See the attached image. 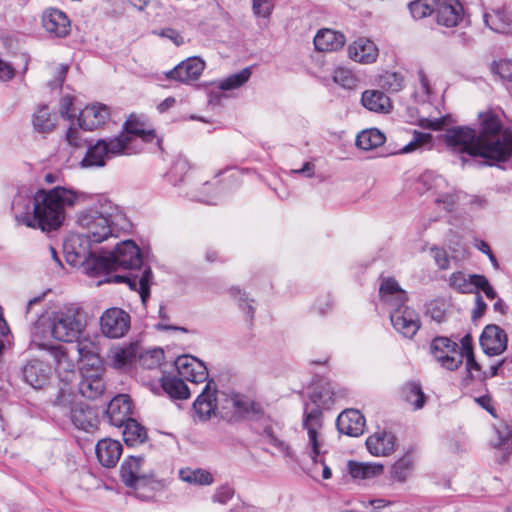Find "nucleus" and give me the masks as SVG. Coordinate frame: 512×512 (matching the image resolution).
<instances>
[{"instance_id":"38","label":"nucleus","mask_w":512,"mask_h":512,"mask_svg":"<svg viewBox=\"0 0 512 512\" xmlns=\"http://www.w3.org/2000/svg\"><path fill=\"white\" fill-rule=\"evenodd\" d=\"M460 342L463 345V360H466V371L469 377L471 379L483 380L484 371L475 360L471 336L465 335Z\"/></svg>"},{"instance_id":"49","label":"nucleus","mask_w":512,"mask_h":512,"mask_svg":"<svg viewBox=\"0 0 512 512\" xmlns=\"http://www.w3.org/2000/svg\"><path fill=\"white\" fill-rule=\"evenodd\" d=\"M163 388L171 397L176 399H188L190 396L189 388L182 377L166 378L163 382Z\"/></svg>"},{"instance_id":"5","label":"nucleus","mask_w":512,"mask_h":512,"mask_svg":"<svg viewBox=\"0 0 512 512\" xmlns=\"http://www.w3.org/2000/svg\"><path fill=\"white\" fill-rule=\"evenodd\" d=\"M49 334L47 316L42 314L30 328L31 339L29 347L46 351L53 359L55 371L59 376H62V374H73L75 372L74 362L69 358L64 346L55 344L49 339Z\"/></svg>"},{"instance_id":"30","label":"nucleus","mask_w":512,"mask_h":512,"mask_svg":"<svg viewBox=\"0 0 512 512\" xmlns=\"http://www.w3.org/2000/svg\"><path fill=\"white\" fill-rule=\"evenodd\" d=\"M82 267L90 277L108 276L111 271H116L110 253L100 256L92 253Z\"/></svg>"},{"instance_id":"21","label":"nucleus","mask_w":512,"mask_h":512,"mask_svg":"<svg viewBox=\"0 0 512 512\" xmlns=\"http://www.w3.org/2000/svg\"><path fill=\"white\" fill-rule=\"evenodd\" d=\"M336 426L341 434L358 437L365 431L366 420L359 410L346 409L337 417Z\"/></svg>"},{"instance_id":"63","label":"nucleus","mask_w":512,"mask_h":512,"mask_svg":"<svg viewBox=\"0 0 512 512\" xmlns=\"http://www.w3.org/2000/svg\"><path fill=\"white\" fill-rule=\"evenodd\" d=\"M495 72L504 80L512 81V61L501 60L495 64Z\"/></svg>"},{"instance_id":"11","label":"nucleus","mask_w":512,"mask_h":512,"mask_svg":"<svg viewBox=\"0 0 512 512\" xmlns=\"http://www.w3.org/2000/svg\"><path fill=\"white\" fill-rule=\"evenodd\" d=\"M190 166L185 158H177L171 168L168 172V178L169 181L173 185H179L180 183L184 182V180L187 178L189 180V186L190 190L187 192V194L190 196L192 200L204 202L207 204H216V202H213L210 200L207 196L203 195L198 191V185L195 183V177L192 176V174H189Z\"/></svg>"},{"instance_id":"53","label":"nucleus","mask_w":512,"mask_h":512,"mask_svg":"<svg viewBox=\"0 0 512 512\" xmlns=\"http://www.w3.org/2000/svg\"><path fill=\"white\" fill-rule=\"evenodd\" d=\"M439 0H412L409 5V11L414 19H422L436 13Z\"/></svg>"},{"instance_id":"10","label":"nucleus","mask_w":512,"mask_h":512,"mask_svg":"<svg viewBox=\"0 0 512 512\" xmlns=\"http://www.w3.org/2000/svg\"><path fill=\"white\" fill-rule=\"evenodd\" d=\"M100 329L108 338H121L130 329V315L121 308H109L100 317Z\"/></svg>"},{"instance_id":"20","label":"nucleus","mask_w":512,"mask_h":512,"mask_svg":"<svg viewBox=\"0 0 512 512\" xmlns=\"http://www.w3.org/2000/svg\"><path fill=\"white\" fill-rule=\"evenodd\" d=\"M379 296L380 301L389 309V312L393 308H400L406 305V292L394 278L387 277L382 279L379 287Z\"/></svg>"},{"instance_id":"40","label":"nucleus","mask_w":512,"mask_h":512,"mask_svg":"<svg viewBox=\"0 0 512 512\" xmlns=\"http://www.w3.org/2000/svg\"><path fill=\"white\" fill-rule=\"evenodd\" d=\"M122 436L123 440L128 446H137L142 444L147 439V431L135 419H131L123 426Z\"/></svg>"},{"instance_id":"50","label":"nucleus","mask_w":512,"mask_h":512,"mask_svg":"<svg viewBox=\"0 0 512 512\" xmlns=\"http://www.w3.org/2000/svg\"><path fill=\"white\" fill-rule=\"evenodd\" d=\"M251 74V68L245 67L241 71L220 80L218 87L224 91L237 89L243 86L250 79Z\"/></svg>"},{"instance_id":"24","label":"nucleus","mask_w":512,"mask_h":512,"mask_svg":"<svg viewBox=\"0 0 512 512\" xmlns=\"http://www.w3.org/2000/svg\"><path fill=\"white\" fill-rule=\"evenodd\" d=\"M348 55L351 60L360 64H372L379 56L377 45L368 38H358L348 47Z\"/></svg>"},{"instance_id":"8","label":"nucleus","mask_w":512,"mask_h":512,"mask_svg":"<svg viewBox=\"0 0 512 512\" xmlns=\"http://www.w3.org/2000/svg\"><path fill=\"white\" fill-rule=\"evenodd\" d=\"M434 360L447 370H456L463 363V345L460 346L448 337H435L430 344Z\"/></svg>"},{"instance_id":"26","label":"nucleus","mask_w":512,"mask_h":512,"mask_svg":"<svg viewBox=\"0 0 512 512\" xmlns=\"http://www.w3.org/2000/svg\"><path fill=\"white\" fill-rule=\"evenodd\" d=\"M396 437L390 431L377 430L366 439V447L373 456H388L394 452Z\"/></svg>"},{"instance_id":"54","label":"nucleus","mask_w":512,"mask_h":512,"mask_svg":"<svg viewBox=\"0 0 512 512\" xmlns=\"http://www.w3.org/2000/svg\"><path fill=\"white\" fill-rule=\"evenodd\" d=\"M74 395L65 391L60 390L56 396L53 407L56 410L55 414L63 417H68L77 403L74 400Z\"/></svg>"},{"instance_id":"9","label":"nucleus","mask_w":512,"mask_h":512,"mask_svg":"<svg viewBox=\"0 0 512 512\" xmlns=\"http://www.w3.org/2000/svg\"><path fill=\"white\" fill-rule=\"evenodd\" d=\"M92 242V239L82 232L69 235L63 243L66 262L74 267H82L87 259L92 256Z\"/></svg>"},{"instance_id":"32","label":"nucleus","mask_w":512,"mask_h":512,"mask_svg":"<svg viewBox=\"0 0 512 512\" xmlns=\"http://www.w3.org/2000/svg\"><path fill=\"white\" fill-rule=\"evenodd\" d=\"M85 156L80 162L83 168L103 167L108 160L105 139H99L96 143H88Z\"/></svg>"},{"instance_id":"61","label":"nucleus","mask_w":512,"mask_h":512,"mask_svg":"<svg viewBox=\"0 0 512 512\" xmlns=\"http://www.w3.org/2000/svg\"><path fill=\"white\" fill-rule=\"evenodd\" d=\"M67 143L77 149L84 148L88 145V141L82 137V133L77 127H70L65 135Z\"/></svg>"},{"instance_id":"37","label":"nucleus","mask_w":512,"mask_h":512,"mask_svg":"<svg viewBox=\"0 0 512 512\" xmlns=\"http://www.w3.org/2000/svg\"><path fill=\"white\" fill-rule=\"evenodd\" d=\"M67 418L81 430L89 431L95 426L94 411L83 403H77Z\"/></svg>"},{"instance_id":"14","label":"nucleus","mask_w":512,"mask_h":512,"mask_svg":"<svg viewBox=\"0 0 512 512\" xmlns=\"http://www.w3.org/2000/svg\"><path fill=\"white\" fill-rule=\"evenodd\" d=\"M51 374V367L39 359L28 360L21 368L22 380L34 389L48 385Z\"/></svg>"},{"instance_id":"18","label":"nucleus","mask_w":512,"mask_h":512,"mask_svg":"<svg viewBox=\"0 0 512 512\" xmlns=\"http://www.w3.org/2000/svg\"><path fill=\"white\" fill-rule=\"evenodd\" d=\"M507 334L497 325H487L481 336L480 345L485 354L497 356L502 354L507 348Z\"/></svg>"},{"instance_id":"12","label":"nucleus","mask_w":512,"mask_h":512,"mask_svg":"<svg viewBox=\"0 0 512 512\" xmlns=\"http://www.w3.org/2000/svg\"><path fill=\"white\" fill-rule=\"evenodd\" d=\"M390 320L394 329L406 338H412L420 328V319L416 311L407 305L393 308Z\"/></svg>"},{"instance_id":"45","label":"nucleus","mask_w":512,"mask_h":512,"mask_svg":"<svg viewBox=\"0 0 512 512\" xmlns=\"http://www.w3.org/2000/svg\"><path fill=\"white\" fill-rule=\"evenodd\" d=\"M229 402L235 408L236 412L242 416H256L262 413L260 406L247 396L241 394H233Z\"/></svg>"},{"instance_id":"22","label":"nucleus","mask_w":512,"mask_h":512,"mask_svg":"<svg viewBox=\"0 0 512 512\" xmlns=\"http://www.w3.org/2000/svg\"><path fill=\"white\" fill-rule=\"evenodd\" d=\"M318 395L314 394L311 400L316 404V398ZM303 426L307 430L309 443L312 446L311 458L314 463L317 462L316 458L320 455L319 443H318V428L320 427V408L315 407L309 409V404L306 405Z\"/></svg>"},{"instance_id":"1","label":"nucleus","mask_w":512,"mask_h":512,"mask_svg":"<svg viewBox=\"0 0 512 512\" xmlns=\"http://www.w3.org/2000/svg\"><path fill=\"white\" fill-rule=\"evenodd\" d=\"M480 131L459 126L448 129L444 136L447 147L462 155L463 165L469 157H481L488 165L512 169V132L502 130L500 113L485 111L479 114Z\"/></svg>"},{"instance_id":"60","label":"nucleus","mask_w":512,"mask_h":512,"mask_svg":"<svg viewBox=\"0 0 512 512\" xmlns=\"http://www.w3.org/2000/svg\"><path fill=\"white\" fill-rule=\"evenodd\" d=\"M430 253L439 269L447 270L451 267L452 258L449 257L445 249L434 246L431 247Z\"/></svg>"},{"instance_id":"44","label":"nucleus","mask_w":512,"mask_h":512,"mask_svg":"<svg viewBox=\"0 0 512 512\" xmlns=\"http://www.w3.org/2000/svg\"><path fill=\"white\" fill-rule=\"evenodd\" d=\"M136 347L128 345L125 347H115L111 349L108 354V358L115 368H122L127 364H130L136 357Z\"/></svg>"},{"instance_id":"2","label":"nucleus","mask_w":512,"mask_h":512,"mask_svg":"<svg viewBox=\"0 0 512 512\" xmlns=\"http://www.w3.org/2000/svg\"><path fill=\"white\" fill-rule=\"evenodd\" d=\"M86 195L61 186L50 190L40 189L33 196V216L30 228L50 232L64 222L66 209L86 200Z\"/></svg>"},{"instance_id":"43","label":"nucleus","mask_w":512,"mask_h":512,"mask_svg":"<svg viewBox=\"0 0 512 512\" xmlns=\"http://www.w3.org/2000/svg\"><path fill=\"white\" fill-rule=\"evenodd\" d=\"M461 192L447 182V187L435 195V203L447 212L453 211L460 200Z\"/></svg>"},{"instance_id":"34","label":"nucleus","mask_w":512,"mask_h":512,"mask_svg":"<svg viewBox=\"0 0 512 512\" xmlns=\"http://www.w3.org/2000/svg\"><path fill=\"white\" fill-rule=\"evenodd\" d=\"M361 103L367 110L376 113H389L392 108L389 97L379 90L364 91Z\"/></svg>"},{"instance_id":"13","label":"nucleus","mask_w":512,"mask_h":512,"mask_svg":"<svg viewBox=\"0 0 512 512\" xmlns=\"http://www.w3.org/2000/svg\"><path fill=\"white\" fill-rule=\"evenodd\" d=\"M175 367L180 377L184 380L198 384L208 381V369L206 365L190 355H182L176 358Z\"/></svg>"},{"instance_id":"19","label":"nucleus","mask_w":512,"mask_h":512,"mask_svg":"<svg viewBox=\"0 0 512 512\" xmlns=\"http://www.w3.org/2000/svg\"><path fill=\"white\" fill-rule=\"evenodd\" d=\"M217 386L213 379L206 382L201 394L193 403V409L199 420L207 421L217 409Z\"/></svg>"},{"instance_id":"27","label":"nucleus","mask_w":512,"mask_h":512,"mask_svg":"<svg viewBox=\"0 0 512 512\" xmlns=\"http://www.w3.org/2000/svg\"><path fill=\"white\" fill-rule=\"evenodd\" d=\"M122 445L119 441L104 438L98 441L95 452L99 463L106 468L115 467L122 455Z\"/></svg>"},{"instance_id":"58","label":"nucleus","mask_w":512,"mask_h":512,"mask_svg":"<svg viewBox=\"0 0 512 512\" xmlns=\"http://www.w3.org/2000/svg\"><path fill=\"white\" fill-rule=\"evenodd\" d=\"M231 295L237 301L239 308L247 315V317L252 320L255 313V308L252 305L254 302L253 299H250L245 292H242L239 288L232 287Z\"/></svg>"},{"instance_id":"29","label":"nucleus","mask_w":512,"mask_h":512,"mask_svg":"<svg viewBox=\"0 0 512 512\" xmlns=\"http://www.w3.org/2000/svg\"><path fill=\"white\" fill-rule=\"evenodd\" d=\"M383 465L373 462H359L349 460L347 471L351 478L356 481L369 480L380 476L383 473Z\"/></svg>"},{"instance_id":"56","label":"nucleus","mask_w":512,"mask_h":512,"mask_svg":"<svg viewBox=\"0 0 512 512\" xmlns=\"http://www.w3.org/2000/svg\"><path fill=\"white\" fill-rule=\"evenodd\" d=\"M333 80L345 89H354L358 84V78L353 71L345 67H338L334 70Z\"/></svg>"},{"instance_id":"35","label":"nucleus","mask_w":512,"mask_h":512,"mask_svg":"<svg viewBox=\"0 0 512 512\" xmlns=\"http://www.w3.org/2000/svg\"><path fill=\"white\" fill-rule=\"evenodd\" d=\"M31 205L33 206V199L28 195L18 193L14 196L11 203V210L14 214V219L19 225L31 227L33 222L30 214Z\"/></svg>"},{"instance_id":"31","label":"nucleus","mask_w":512,"mask_h":512,"mask_svg":"<svg viewBox=\"0 0 512 512\" xmlns=\"http://www.w3.org/2000/svg\"><path fill=\"white\" fill-rule=\"evenodd\" d=\"M447 187V180L433 171H425L414 182V189L420 194L431 192L434 196Z\"/></svg>"},{"instance_id":"25","label":"nucleus","mask_w":512,"mask_h":512,"mask_svg":"<svg viewBox=\"0 0 512 512\" xmlns=\"http://www.w3.org/2000/svg\"><path fill=\"white\" fill-rule=\"evenodd\" d=\"M464 11L458 0H439L436 8V20L439 25L455 27L463 19Z\"/></svg>"},{"instance_id":"17","label":"nucleus","mask_w":512,"mask_h":512,"mask_svg":"<svg viewBox=\"0 0 512 512\" xmlns=\"http://www.w3.org/2000/svg\"><path fill=\"white\" fill-rule=\"evenodd\" d=\"M132 401L129 395L119 394L115 396L107 405L105 415L110 425L122 428V426L132 419Z\"/></svg>"},{"instance_id":"52","label":"nucleus","mask_w":512,"mask_h":512,"mask_svg":"<svg viewBox=\"0 0 512 512\" xmlns=\"http://www.w3.org/2000/svg\"><path fill=\"white\" fill-rule=\"evenodd\" d=\"M346 42L343 33L328 28H322V52L337 51L341 49Z\"/></svg>"},{"instance_id":"16","label":"nucleus","mask_w":512,"mask_h":512,"mask_svg":"<svg viewBox=\"0 0 512 512\" xmlns=\"http://www.w3.org/2000/svg\"><path fill=\"white\" fill-rule=\"evenodd\" d=\"M205 69V62L199 57H189L165 73L167 79L188 84L196 81Z\"/></svg>"},{"instance_id":"48","label":"nucleus","mask_w":512,"mask_h":512,"mask_svg":"<svg viewBox=\"0 0 512 512\" xmlns=\"http://www.w3.org/2000/svg\"><path fill=\"white\" fill-rule=\"evenodd\" d=\"M414 470V459L411 455H405L398 459L392 466V477L398 482H405Z\"/></svg>"},{"instance_id":"47","label":"nucleus","mask_w":512,"mask_h":512,"mask_svg":"<svg viewBox=\"0 0 512 512\" xmlns=\"http://www.w3.org/2000/svg\"><path fill=\"white\" fill-rule=\"evenodd\" d=\"M179 477L182 481L190 484L210 485L213 482L212 474L200 468H183L179 471Z\"/></svg>"},{"instance_id":"3","label":"nucleus","mask_w":512,"mask_h":512,"mask_svg":"<svg viewBox=\"0 0 512 512\" xmlns=\"http://www.w3.org/2000/svg\"><path fill=\"white\" fill-rule=\"evenodd\" d=\"M116 270L119 268L129 270L126 275H114L102 282L127 283L130 289L139 293L141 301L146 303L150 297V281L152 278L151 269L145 268L141 271L142 255L140 248L132 240H125L109 252Z\"/></svg>"},{"instance_id":"41","label":"nucleus","mask_w":512,"mask_h":512,"mask_svg":"<svg viewBox=\"0 0 512 512\" xmlns=\"http://www.w3.org/2000/svg\"><path fill=\"white\" fill-rule=\"evenodd\" d=\"M478 274L467 275L461 271L454 272L448 279L449 286L465 294H471L476 292V280L475 277H479Z\"/></svg>"},{"instance_id":"46","label":"nucleus","mask_w":512,"mask_h":512,"mask_svg":"<svg viewBox=\"0 0 512 512\" xmlns=\"http://www.w3.org/2000/svg\"><path fill=\"white\" fill-rule=\"evenodd\" d=\"M108 159L121 154H130L131 137L121 133L113 138L105 139Z\"/></svg>"},{"instance_id":"64","label":"nucleus","mask_w":512,"mask_h":512,"mask_svg":"<svg viewBox=\"0 0 512 512\" xmlns=\"http://www.w3.org/2000/svg\"><path fill=\"white\" fill-rule=\"evenodd\" d=\"M157 34L160 37L169 39L176 46H180L184 43L183 36L181 35V33L178 30H176L174 28H170V27L163 28L159 32H157Z\"/></svg>"},{"instance_id":"15","label":"nucleus","mask_w":512,"mask_h":512,"mask_svg":"<svg viewBox=\"0 0 512 512\" xmlns=\"http://www.w3.org/2000/svg\"><path fill=\"white\" fill-rule=\"evenodd\" d=\"M41 24L47 33L57 38L66 37L71 30L68 16L57 8H46L41 15Z\"/></svg>"},{"instance_id":"57","label":"nucleus","mask_w":512,"mask_h":512,"mask_svg":"<svg viewBox=\"0 0 512 512\" xmlns=\"http://www.w3.org/2000/svg\"><path fill=\"white\" fill-rule=\"evenodd\" d=\"M380 84L390 92H398L404 87V78L398 72L387 71L380 77Z\"/></svg>"},{"instance_id":"59","label":"nucleus","mask_w":512,"mask_h":512,"mask_svg":"<svg viewBox=\"0 0 512 512\" xmlns=\"http://www.w3.org/2000/svg\"><path fill=\"white\" fill-rule=\"evenodd\" d=\"M432 136L430 133L415 132L413 139L400 149V153L407 154L425 146L430 147Z\"/></svg>"},{"instance_id":"4","label":"nucleus","mask_w":512,"mask_h":512,"mask_svg":"<svg viewBox=\"0 0 512 512\" xmlns=\"http://www.w3.org/2000/svg\"><path fill=\"white\" fill-rule=\"evenodd\" d=\"M122 217L119 208L110 200L98 198L77 213L76 224L94 243H101L114 235Z\"/></svg>"},{"instance_id":"51","label":"nucleus","mask_w":512,"mask_h":512,"mask_svg":"<svg viewBox=\"0 0 512 512\" xmlns=\"http://www.w3.org/2000/svg\"><path fill=\"white\" fill-rule=\"evenodd\" d=\"M33 127L39 133H49L55 127V119L52 117L49 108L43 106L33 116Z\"/></svg>"},{"instance_id":"7","label":"nucleus","mask_w":512,"mask_h":512,"mask_svg":"<svg viewBox=\"0 0 512 512\" xmlns=\"http://www.w3.org/2000/svg\"><path fill=\"white\" fill-rule=\"evenodd\" d=\"M142 457L129 456L121 465V479L124 484L130 488L139 491L140 489L148 488L151 491L157 490L161 486V482L156 479L153 473H144L142 471ZM137 497L144 499L139 492ZM150 498L146 496L145 499Z\"/></svg>"},{"instance_id":"62","label":"nucleus","mask_w":512,"mask_h":512,"mask_svg":"<svg viewBox=\"0 0 512 512\" xmlns=\"http://www.w3.org/2000/svg\"><path fill=\"white\" fill-rule=\"evenodd\" d=\"M253 12L258 17L267 18L271 15L274 8L273 0H252Z\"/></svg>"},{"instance_id":"55","label":"nucleus","mask_w":512,"mask_h":512,"mask_svg":"<svg viewBox=\"0 0 512 512\" xmlns=\"http://www.w3.org/2000/svg\"><path fill=\"white\" fill-rule=\"evenodd\" d=\"M418 85L415 88L413 97L419 104L425 105L429 102L431 97L430 80L423 70L417 72Z\"/></svg>"},{"instance_id":"23","label":"nucleus","mask_w":512,"mask_h":512,"mask_svg":"<svg viewBox=\"0 0 512 512\" xmlns=\"http://www.w3.org/2000/svg\"><path fill=\"white\" fill-rule=\"evenodd\" d=\"M109 108L101 103H95L86 106L79 114L78 122L80 128L86 131H92L103 124L109 119Z\"/></svg>"},{"instance_id":"28","label":"nucleus","mask_w":512,"mask_h":512,"mask_svg":"<svg viewBox=\"0 0 512 512\" xmlns=\"http://www.w3.org/2000/svg\"><path fill=\"white\" fill-rule=\"evenodd\" d=\"M78 389L83 397L94 400L104 393L105 382L98 371L94 373L83 372Z\"/></svg>"},{"instance_id":"33","label":"nucleus","mask_w":512,"mask_h":512,"mask_svg":"<svg viewBox=\"0 0 512 512\" xmlns=\"http://www.w3.org/2000/svg\"><path fill=\"white\" fill-rule=\"evenodd\" d=\"M483 20L486 26L494 32L512 34V14L505 10L485 12Z\"/></svg>"},{"instance_id":"42","label":"nucleus","mask_w":512,"mask_h":512,"mask_svg":"<svg viewBox=\"0 0 512 512\" xmlns=\"http://www.w3.org/2000/svg\"><path fill=\"white\" fill-rule=\"evenodd\" d=\"M384 134L376 129L371 128L363 130L356 137V145L362 150H372L381 146L385 142Z\"/></svg>"},{"instance_id":"6","label":"nucleus","mask_w":512,"mask_h":512,"mask_svg":"<svg viewBox=\"0 0 512 512\" xmlns=\"http://www.w3.org/2000/svg\"><path fill=\"white\" fill-rule=\"evenodd\" d=\"M50 335L61 342L78 340L84 324L80 311L75 306H64L58 310L46 313Z\"/></svg>"},{"instance_id":"36","label":"nucleus","mask_w":512,"mask_h":512,"mask_svg":"<svg viewBox=\"0 0 512 512\" xmlns=\"http://www.w3.org/2000/svg\"><path fill=\"white\" fill-rule=\"evenodd\" d=\"M401 398L412 410L418 411L424 408L427 397L419 382L410 381L402 386Z\"/></svg>"},{"instance_id":"39","label":"nucleus","mask_w":512,"mask_h":512,"mask_svg":"<svg viewBox=\"0 0 512 512\" xmlns=\"http://www.w3.org/2000/svg\"><path fill=\"white\" fill-rule=\"evenodd\" d=\"M124 131L122 132L123 135H127L131 137V142L139 138L143 142L148 143L152 142L156 135L154 130H146L144 128V124L141 123L136 117L130 116L123 125Z\"/></svg>"}]
</instances>
